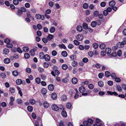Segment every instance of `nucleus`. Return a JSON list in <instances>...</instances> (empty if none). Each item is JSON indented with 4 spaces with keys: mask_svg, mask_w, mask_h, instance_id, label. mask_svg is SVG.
I'll list each match as a JSON object with an SVG mask.
<instances>
[{
    "mask_svg": "<svg viewBox=\"0 0 126 126\" xmlns=\"http://www.w3.org/2000/svg\"><path fill=\"white\" fill-rule=\"evenodd\" d=\"M79 90L80 93L82 94V95L83 96H87L88 95L90 92L88 90L86 91L85 88L82 86L79 87Z\"/></svg>",
    "mask_w": 126,
    "mask_h": 126,
    "instance_id": "1",
    "label": "nucleus"
},
{
    "mask_svg": "<svg viewBox=\"0 0 126 126\" xmlns=\"http://www.w3.org/2000/svg\"><path fill=\"white\" fill-rule=\"evenodd\" d=\"M93 120L90 119H88L87 121H84L83 122V125L81 124L80 126H91V124L93 123Z\"/></svg>",
    "mask_w": 126,
    "mask_h": 126,
    "instance_id": "2",
    "label": "nucleus"
},
{
    "mask_svg": "<svg viewBox=\"0 0 126 126\" xmlns=\"http://www.w3.org/2000/svg\"><path fill=\"white\" fill-rule=\"evenodd\" d=\"M35 17L36 19H41L42 20H44V16L43 15L42 16L40 14H36Z\"/></svg>",
    "mask_w": 126,
    "mask_h": 126,
    "instance_id": "3",
    "label": "nucleus"
},
{
    "mask_svg": "<svg viewBox=\"0 0 126 126\" xmlns=\"http://www.w3.org/2000/svg\"><path fill=\"white\" fill-rule=\"evenodd\" d=\"M54 71H52L51 72V74L54 76L55 77L56 75L58 76L60 73V72L59 70H55Z\"/></svg>",
    "mask_w": 126,
    "mask_h": 126,
    "instance_id": "4",
    "label": "nucleus"
},
{
    "mask_svg": "<svg viewBox=\"0 0 126 126\" xmlns=\"http://www.w3.org/2000/svg\"><path fill=\"white\" fill-rule=\"evenodd\" d=\"M45 59V60L48 62L50 60V57L48 54H46L43 57L41 58V59Z\"/></svg>",
    "mask_w": 126,
    "mask_h": 126,
    "instance_id": "5",
    "label": "nucleus"
},
{
    "mask_svg": "<svg viewBox=\"0 0 126 126\" xmlns=\"http://www.w3.org/2000/svg\"><path fill=\"white\" fill-rule=\"evenodd\" d=\"M76 38L78 41H81L83 39V37L81 34H78L77 35Z\"/></svg>",
    "mask_w": 126,
    "mask_h": 126,
    "instance_id": "6",
    "label": "nucleus"
},
{
    "mask_svg": "<svg viewBox=\"0 0 126 126\" xmlns=\"http://www.w3.org/2000/svg\"><path fill=\"white\" fill-rule=\"evenodd\" d=\"M51 108L52 109L55 111H57L59 110V108L56 105L53 104L52 105Z\"/></svg>",
    "mask_w": 126,
    "mask_h": 126,
    "instance_id": "7",
    "label": "nucleus"
},
{
    "mask_svg": "<svg viewBox=\"0 0 126 126\" xmlns=\"http://www.w3.org/2000/svg\"><path fill=\"white\" fill-rule=\"evenodd\" d=\"M47 87L48 90L51 91H53L54 89V86L52 84H49Z\"/></svg>",
    "mask_w": 126,
    "mask_h": 126,
    "instance_id": "8",
    "label": "nucleus"
},
{
    "mask_svg": "<svg viewBox=\"0 0 126 126\" xmlns=\"http://www.w3.org/2000/svg\"><path fill=\"white\" fill-rule=\"evenodd\" d=\"M107 93L108 95H114L115 96L118 95V94L115 92H112L110 91H108L107 92Z\"/></svg>",
    "mask_w": 126,
    "mask_h": 126,
    "instance_id": "9",
    "label": "nucleus"
},
{
    "mask_svg": "<svg viewBox=\"0 0 126 126\" xmlns=\"http://www.w3.org/2000/svg\"><path fill=\"white\" fill-rule=\"evenodd\" d=\"M53 37L54 36L53 35L49 34L47 37V39L48 40L50 41L51 40Z\"/></svg>",
    "mask_w": 126,
    "mask_h": 126,
    "instance_id": "10",
    "label": "nucleus"
},
{
    "mask_svg": "<svg viewBox=\"0 0 126 126\" xmlns=\"http://www.w3.org/2000/svg\"><path fill=\"white\" fill-rule=\"evenodd\" d=\"M105 51L106 53L108 54H110L111 52V50L110 48H107L105 49Z\"/></svg>",
    "mask_w": 126,
    "mask_h": 126,
    "instance_id": "11",
    "label": "nucleus"
},
{
    "mask_svg": "<svg viewBox=\"0 0 126 126\" xmlns=\"http://www.w3.org/2000/svg\"><path fill=\"white\" fill-rule=\"evenodd\" d=\"M17 9V12L16 13V14L19 16H20L22 14L23 12L20 10L19 8H16Z\"/></svg>",
    "mask_w": 126,
    "mask_h": 126,
    "instance_id": "12",
    "label": "nucleus"
},
{
    "mask_svg": "<svg viewBox=\"0 0 126 126\" xmlns=\"http://www.w3.org/2000/svg\"><path fill=\"white\" fill-rule=\"evenodd\" d=\"M78 82V80L77 78H74L72 79V82L73 84H76Z\"/></svg>",
    "mask_w": 126,
    "mask_h": 126,
    "instance_id": "13",
    "label": "nucleus"
},
{
    "mask_svg": "<svg viewBox=\"0 0 126 126\" xmlns=\"http://www.w3.org/2000/svg\"><path fill=\"white\" fill-rule=\"evenodd\" d=\"M9 91L11 94L14 93L15 92V88L13 87H10L9 88Z\"/></svg>",
    "mask_w": 126,
    "mask_h": 126,
    "instance_id": "14",
    "label": "nucleus"
},
{
    "mask_svg": "<svg viewBox=\"0 0 126 126\" xmlns=\"http://www.w3.org/2000/svg\"><path fill=\"white\" fill-rule=\"evenodd\" d=\"M4 63L6 64H8L11 62L10 60L8 58H6L4 59L3 60Z\"/></svg>",
    "mask_w": 126,
    "mask_h": 126,
    "instance_id": "15",
    "label": "nucleus"
},
{
    "mask_svg": "<svg viewBox=\"0 0 126 126\" xmlns=\"http://www.w3.org/2000/svg\"><path fill=\"white\" fill-rule=\"evenodd\" d=\"M115 4V2L113 0L110 1L109 3V5L113 7L114 6Z\"/></svg>",
    "mask_w": 126,
    "mask_h": 126,
    "instance_id": "16",
    "label": "nucleus"
},
{
    "mask_svg": "<svg viewBox=\"0 0 126 126\" xmlns=\"http://www.w3.org/2000/svg\"><path fill=\"white\" fill-rule=\"evenodd\" d=\"M22 49L23 51L25 52H28L29 50V47L27 46L24 47Z\"/></svg>",
    "mask_w": 126,
    "mask_h": 126,
    "instance_id": "17",
    "label": "nucleus"
},
{
    "mask_svg": "<svg viewBox=\"0 0 126 126\" xmlns=\"http://www.w3.org/2000/svg\"><path fill=\"white\" fill-rule=\"evenodd\" d=\"M62 115L63 117H67V113H66V112L64 110H63L62 112H61Z\"/></svg>",
    "mask_w": 126,
    "mask_h": 126,
    "instance_id": "18",
    "label": "nucleus"
},
{
    "mask_svg": "<svg viewBox=\"0 0 126 126\" xmlns=\"http://www.w3.org/2000/svg\"><path fill=\"white\" fill-rule=\"evenodd\" d=\"M55 28L54 26L51 27L49 29V31L51 33H53L55 32Z\"/></svg>",
    "mask_w": 126,
    "mask_h": 126,
    "instance_id": "19",
    "label": "nucleus"
},
{
    "mask_svg": "<svg viewBox=\"0 0 126 126\" xmlns=\"http://www.w3.org/2000/svg\"><path fill=\"white\" fill-rule=\"evenodd\" d=\"M17 103L19 105H21L23 103L22 100L20 99H17L16 100Z\"/></svg>",
    "mask_w": 126,
    "mask_h": 126,
    "instance_id": "20",
    "label": "nucleus"
},
{
    "mask_svg": "<svg viewBox=\"0 0 126 126\" xmlns=\"http://www.w3.org/2000/svg\"><path fill=\"white\" fill-rule=\"evenodd\" d=\"M51 97L52 98L54 99L55 100L57 99V94L55 93H53L51 95Z\"/></svg>",
    "mask_w": 126,
    "mask_h": 126,
    "instance_id": "21",
    "label": "nucleus"
},
{
    "mask_svg": "<svg viewBox=\"0 0 126 126\" xmlns=\"http://www.w3.org/2000/svg\"><path fill=\"white\" fill-rule=\"evenodd\" d=\"M61 55L64 57H66L68 55L67 52L65 51H63L62 52Z\"/></svg>",
    "mask_w": 126,
    "mask_h": 126,
    "instance_id": "22",
    "label": "nucleus"
},
{
    "mask_svg": "<svg viewBox=\"0 0 126 126\" xmlns=\"http://www.w3.org/2000/svg\"><path fill=\"white\" fill-rule=\"evenodd\" d=\"M61 98L63 101H65L67 99V96L66 95L63 94Z\"/></svg>",
    "mask_w": 126,
    "mask_h": 126,
    "instance_id": "23",
    "label": "nucleus"
},
{
    "mask_svg": "<svg viewBox=\"0 0 126 126\" xmlns=\"http://www.w3.org/2000/svg\"><path fill=\"white\" fill-rule=\"evenodd\" d=\"M47 90L45 88H43L41 90V93L43 94H46L47 93Z\"/></svg>",
    "mask_w": 126,
    "mask_h": 126,
    "instance_id": "24",
    "label": "nucleus"
},
{
    "mask_svg": "<svg viewBox=\"0 0 126 126\" xmlns=\"http://www.w3.org/2000/svg\"><path fill=\"white\" fill-rule=\"evenodd\" d=\"M77 30L79 32H81L82 31V27L80 25H78L77 27Z\"/></svg>",
    "mask_w": 126,
    "mask_h": 126,
    "instance_id": "25",
    "label": "nucleus"
},
{
    "mask_svg": "<svg viewBox=\"0 0 126 126\" xmlns=\"http://www.w3.org/2000/svg\"><path fill=\"white\" fill-rule=\"evenodd\" d=\"M69 57L70 58L72 61H75L76 59V56L74 55H71Z\"/></svg>",
    "mask_w": 126,
    "mask_h": 126,
    "instance_id": "26",
    "label": "nucleus"
},
{
    "mask_svg": "<svg viewBox=\"0 0 126 126\" xmlns=\"http://www.w3.org/2000/svg\"><path fill=\"white\" fill-rule=\"evenodd\" d=\"M43 105L44 107L45 108H47L49 107V104L47 101H45L43 103Z\"/></svg>",
    "mask_w": 126,
    "mask_h": 126,
    "instance_id": "27",
    "label": "nucleus"
},
{
    "mask_svg": "<svg viewBox=\"0 0 126 126\" xmlns=\"http://www.w3.org/2000/svg\"><path fill=\"white\" fill-rule=\"evenodd\" d=\"M13 75L15 77L17 76L19 74L17 70H14L12 72Z\"/></svg>",
    "mask_w": 126,
    "mask_h": 126,
    "instance_id": "28",
    "label": "nucleus"
},
{
    "mask_svg": "<svg viewBox=\"0 0 126 126\" xmlns=\"http://www.w3.org/2000/svg\"><path fill=\"white\" fill-rule=\"evenodd\" d=\"M16 83L17 85H19L22 83V81L21 79H18L16 80Z\"/></svg>",
    "mask_w": 126,
    "mask_h": 126,
    "instance_id": "29",
    "label": "nucleus"
},
{
    "mask_svg": "<svg viewBox=\"0 0 126 126\" xmlns=\"http://www.w3.org/2000/svg\"><path fill=\"white\" fill-rule=\"evenodd\" d=\"M82 27L83 29L85 30H86L88 29V25L87 23L86 22H84L82 24Z\"/></svg>",
    "mask_w": 126,
    "mask_h": 126,
    "instance_id": "30",
    "label": "nucleus"
},
{
    "mask_svg": "<svg viewBox=\"0 0 126 126\" xmlns=\"http://www.w3.org/2000/svg\"><path fill=\"white\" fill-rule=\"evenodd\" d=\"M106 47V45L105 44L103 43L101 44L99 46V47L101 49H104Z\"/></svg>",
    "mask_w": 126,
    "mask_h": 126,
    "instance_id": "31",
    "label": "nucleus"
},
{
    "mask_svg": "<svg viewBox=\"0 0 126 126\" xmlns=\"http://www.w3.org/2000/svg\"><path fill=\"white\" fill-rule=\"evenodd\" d=\"M98 84L99 86L101 87H103L104 85L103 82L101 80L98 81Z\"/></svg>",
    "mask_w": 126,
    "mask_h": 126,
    "instance_id": "32",
    "label": "nucleus"
},
{
    "mask_svg": "<svg viewBox=\"0 0 126 126\" xmlns=\"http://www.w3.org/2000/svg\"><path fill=\"white\" fill-rule=\"evenodd\" d=\"M97 22L95 21H93L91 23V25L92 27H94L96 25Z\"/></svg>",
    "mask_w": 126,
    "mask_h": 126,
    "instance_id": "33",
    "label": "nucleus"
},
{
    "mask_svg": "<svg viewBox=\"0 0 126 126\" xmlns=\"http://www.w3.org/2000/svg\"><path fill=\"white\" fill-rule=\"evenodd\" d=\"M27 109L29 111L32 112L33 110V108L32 106H29L27 107Z\"/></svg>",
    "mask_w": 126,
    "mask_h": 126,
    "instance_id": "34",
    "label": "nucleus"
},
{
    "mask_svg": "<svg viewBox=\"0 0 126 126\" xmlns=\"http://www.w3.org/2000/svg\"><path fill=\"white\" fill-rule=\"evenodd\" d=\"M72 65L74 67L77 66L78 65V63L77 62L74 61L72 63Z\"/></svg>",
    "mask_w": 126,
    "mask_h": 126,
    "instance_id": "35",
    "label": "nucleus"
},
{
    "mask_svg": "<svg viewBox=\"0 0 126 126\" xmlns=\"http://www.w3.org/2000/svg\"><path fill=\"white\" fill-rule=\"evenodd\" d=\"M62 68L63 70H66L68 66L66 64H63L62 66Z\"/></svg>",
    "mask_w": 126,
    "mask_h": 126,
    "instance_id": "36",
    "label": "nucleus"
},
{
    "mask_svg": "<svg viewBox=\"0 0 126 126\" xmlns=\"http://www.w3.org/2000/svg\"><path fill=\"white\" fill-rule=\"evenodd\" d=\"M30 57L29 54L27 53H26L24 55V58L26 59H28Z\"/></svg>",
    "mask_w": 126,
    "mask_h": 126,
    "instance_id": "37",
    "label": "nucleus"
},
{
    "mask_svg": "<svg viewBox=\"0 0 126 126\" xmlns=\"http://www.w3.org/2000/svg\"><path fill=\"white\" fill-rule=\"evenodd\" d=\"M66 107L67 108L69 109H70L72 107L70 103H67L66 104Z\"/></svg>",
    "mask_w": 126,
    "mask_h": 126,
    "instance_id": "38",
    "label": "nucleus"
},
{
    "mask_svg": "<svg viewBox=\"0 0 126 126\" xmlns=\"http://www.w3.org/2000/svg\"><path fill=\"white\" fill-rule=\"evenodd\" d=\"M58 46L61 48H63L64 49H65L66 48V47L63 44H59Z\"/></svg>",
    "mask_w": 126,
    "mask_h": 126,
    "instance_id": "39",
    "label": "nucleus"
},
{
    "mask_svg": "<svg viewBox=\"0 0 126 126\" xmlns=\"http://www.w3.org/2000/svg\"><path fill=\"white\" fill-rule=\"evenodd\" d=\"M105 75L107 77H109L111 75V74L109 72L106 71L105 72Z\"/></svg>",
    "mask_w": 126,
    "mask_h": 126,
    "instance_id": "40",
    "label": "nucleus"
},
{
    "mask_svg": "<svg viewBox=\"0 0 126 126\" xmlns=\"http://www.w3.org/2000/svg\"><path fill=\"white\" fill-rule=\"evenodd\" d=\"M0 76L3 79L5 78L6 77V75L5 73H1L0 74Z\"/></svg>",
    "mask_w": 126,
    "mask_h": 126,
    "instance_id": "41",
    "label": "nucleus"
},
{
    "mask_svg": "<svg viewBox=\"0 0 126 126\" xmlns=\"http://www.w3.org/2000/svg\"><path fill=\"white\" fill-rule=\"evenodd\" d=\"M35 81L36 83L38 84H39L41 82V80L39 77L35 79Z\"/></svg>",
    "mask_w": 126,
    "mask_h": 126,
    "instance_id": "42",
    "label": "nucleus"
},
{
    "mask_svg": "<svg viewBox=\"0 0 126 126\" xmlns=\"http://www.w3.org/2000/svg\"><path fill=\"white\" fill-rule=\"evenodd\" d=\"M99 14V12L97 11H94L93 13V15L95 17H97L98 16Z\"/></svg>",
    "mask_w": 126,
    "mask_h": 126,
    "instance_id": "43",
    "label": "nucleus"
},
{
    "mask_svg": "<svg viewBox=\"0 0 126 126\" xmlns=\"http://www.w3.org/2000/svg\"><path fill=\"white\" fill-rule=\"evenodd\" d=\"M13 3L15 5H18L19 4V2L18 0H13Z\"/></svg>",
    "mask_w": 126,
    "mask_h": 126,
    "instance_id": "44",
    "label": "nucleus"
},
{
    "mask_svg": "<svg viewBox=\"0 0 126 126\" xmlns=\"http://www.w3.org/2000/svg\"><path fill=\"white\" fill-rule=\"evenodd\" d=\"M116 88V89L119 92H121L122 91V89L121 88L119 85H117Z\"/></svg>",
    "mask_w": 126,
    "mask_h": 126,
    "instance_id": "45",
    "label": "nucleus"
},
{
    "mask_svg": "<svg viewBox=\"0 0 126 126\" xmlns=\"http://www.w3.org/2000/svg\"><path fill=\"white\" fill-rule=\"evenodd\" d=\"M93 47L95 49L97 48L98 46V44L96 43H94L93 45Z\"/></svg>",
    "mask_w": 126,
    "mask_h": 126,
    "instance_id": "46",
    "label": "nucleus"
},
{
    "mask_svg": "<svg viewBox=\"0 0 126 126\" xmlns=\"http://www.w3.org/2000/svg\"><path fill=\"white\" fill-rule=\"evenodd\" d=\"M121 43L124 47V45L126 44V37L124 38L123 41Z\"/></svg>",
    "mask_w": 126,
    "mask_h": 126,
    "instance_id": "47",
    "label": "nucleus"
},
{
    "mask_svg": "<svg viewBox=\"0 0 126 126\" xmlns=\"http://www.w3.org/2000/svg\"><path fill=\"white\" fill-rule=\"evenodd\" d=\"M88 5L87 3H84L83 5V8L85 9H87L88 8Z\"/></svg>",
    "mask_w": 126,
    "mask_h": 126,
    "instance_id": "48",
    "label": "nucleus"
},
{
    "mask_svg": "<svg viewBox=\"0 0 126 126\" xmlns=\"http://www.w3.org/2000/svg\"><path fill=\"white\" fill-rule=\"evenodd\" d=\"M43 65L45 68H47L49 66V64L47 62H45L43 63Z\"/></svg>",
    "mask_w": 126,
    "mask_h": 126,
    "instance_id": "49",
    "label": "nucleus"
},
{
    "mask_svg": "<svg viewBox=\"0 0 126 126\" xmlns=\"http://www.w3.org/2000/svg\"><path fill=\"white\" fill-rule=\"evenodd\" d=\"M3 52L6 55H7L9 53V51L8 49L5 48L3 50Z\"/></svg>",
    "mask_w": 126,
    "mask_h": 126,
    "instance_id": "50",
    "label": "nucleus"
},
{
    "mask_svg": "<svg viewBox=\"0 0 126 126\" xmlns=\"http://www.w3.org/2000/svg\"><path fill=\"white\" fill-rule=\"evenodd\" d=\"M74 44L76 45H79V42L76 40H75L73 41Z\"/></svg>",
    "mask_w": 126,
    "mask_h": 126,
    "instance_id": "51",
    "label": "nucleus"
},
{
    "mask_svg": "<svg viewBox=\"0 0 126 126\" xmlns=\"http://www.w3.org/2000/svg\"><path fill=\"white\" fill-rule=\"evenodd\" d=\"M31 55L32 56H34L35 55V52L33 49H32L30 51Z\"/></svg>",
    "mask_w": 126,
    "mask_h": 126,
    "instance_id": "52",
    "label": "nucleus"
},
{
    "mask_svg": "<svg viewBox=\"0 0 126 126\" xmlns=\"http://www.w3.org/2000/svg\"><path fill=\"white\" fill-rule=\"evenodd\" d=\"M104 73H99L98 74V77L100 79L102 78L103 77Z\"/></svg>",
    "mask_w": 126,
    "mask_h": 126,
    "instance_id": "53",
    "label": "nucleus"
},
{
    "mask_svg": "<svg viewBox=\"0 0 126 126\" xmlns=\"http://www.w3.org/2000/svg\"><path fill=\"white\" fill-rule=\"evenodd\" d=\"M106 5V3L104 1L101 2L100 4V6L103 7H105Z\"/></svg>",
    "mask_w": 126,
    "mask_h": 126,
    "instance_id": "54",
    "label": "nucleus"
},
{
    "mask_svg": "<svg viewBox=\"0 0 126 126\" xmlns=\"http://www.w3.org/2000/svg\"><path fill=\"white\" fill-rule=\"evenodd\" d=\"M30 103L32 104H34L35 103V101L33 99H31L29 101Z\"/></svg>",
    "mask_w": 126,
    "mask_h": 126,
    "instance_id": "55",
    "label": "nucleus"
},
{
    "mask_svg": "<svg viewBox=\"0 0 126 126\" xmlns=\"http://www.w3.org/2000/svg\"><path fill=\"white\" fill-rule=\"evenodd\" d=\"M117 47L119 48H122L123 47V46L122 45V44L121 43V42H119L117 44Z\"/></svg>",
    "mask_w": 126,
    "mask_h": 126,
    "instance_id": "56",
    "label": "nucleus"
},
{
    "mask_svg": "<svg viewBox=\"0 0 126 126\" xmlns=\"http://www.w3.org/2000/svg\"><path fill=\"white\" fill-rule=\"evenodd\" d=\"M82 61L84 63H87L88 62V60L87 58L84 57Z\"/></svg>",
    "mask_w": 126,
    "mask_h": 126,
    "instance_id": "57",
    "label": "nucleus"
},
{
    "mask_svg": "<svg viewBox=\"0 0 126 126\" xmlns=\"http://www.w3.org/2000/svg\"><path fill=\"white\" fill-rule=\"evenodd\" d=\"M10 41V39L8 38H6L5 39L4 41V42L7 44L9 43Z\"/></svg>",
    "mask_w": 126,
    "mask_h": 126,
    "instance_id": "58",
    "label": "nucleus"
},
{
    "mask_svg": "<svg viewBox=\"0 0 126 126\" xmlns=\"http://www.w3.org/2000/svg\"><path fill=\"white\" fill-rule=\"evenodd\" d=\"M103 14L105 16H106L108 15V12L106 10H105L103 11Z\"/></svg>",
    "mask_w": 126,
    "mask_h": 126,
    "instance_id": "59",
    "label": "nucleus"
},
{
    "mask_svg": "<svg viewBox=\"0 0 126 126\" xmlns=\"http://www.w3.org/2000/svg\"><path fill=\"white\" fill-rule=\"evenodd\" d=\"M42 41L43 42L45 43H47L48 40L45 38L44 37L42 39Z\"/></svg>",
    "mask_w": 126,
    "mask_h": 126,
    "instance_id": "60",
    "label": "nucleus"
},
{
    "mask_svg": "<svg viewBox=\"0 0 126 126\" xmlns=\"http://www.w3.org/2000/svg\"><path fill=\"white\" fill-rule=\"evenodd\" d=\"M57 52L55 50H53L52 51V54L53 56H55L57 54Z\"/></svg>",
    "mask_w": 126,
    "mask_h": 126,
    "instance_id": "61",
    "label": "nucleus"
},
{
    "mask_svg": "<svg viewBox=\"0 0 126 126\" xmlns=\"http://www.w3.org/2000/svg\"><path fill=\"white\" fill-rule=\"evenodd\" d=\"M88 88L90 89H92L94 88V86L93 84H90L88 85Z\"/></svg>",
    "mask_w": 126,
    "mask_h": 126,
    "instance_id": "62",
    "label": "nucleus"
},
{
    "mask_svg": "<svg viewBox=\"0 0 126 126\" xmlns=\"http://www.w3.org/2000/svg\"><path fill=\"white\" fill-rule=\"evenodd\" d=\"M111 76L112 78L113 79H115L116 77V74L115 73H112L111 74Z\"/></svg>",
    "mask_w": 126,
    "mask_h": 126,
    "instance_id": "63",
    "label": "nucleus"
},
{
    "mask_svg": "<svg viewBox=\"0 0 126 126\" xmlns=\"http://www.w3.org/2000/svg\"><path fill=\"white\" fill-rule=\"evenodd\" d=\"M37 27L38 29L40 30L42 28V26L41 24H38L37 25Z\"/></svg>",
    "mask_w": 126,
    "mask_h": 126,
    "instance_id": "64",
    "label": "nucleus"
}]
</instances>
